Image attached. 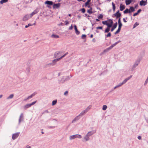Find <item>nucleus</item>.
<instances>
[{"mask_svg":"<svg viewBox=\"0 0 148 148\" xmlns=\"http://www.w3.org/2000/svg\"><path fill=\"white\" fill-rule=\"evenodd\" d=\"M23 120V113H21L20 116L19 120L18 123L19 125H20L21 122V121Z\"/></svg>","mask_w":148,"mask_h":148,"instance_id":"obj_10","label":"nucleus"},{"mask_svg":"<svg viewBox=\"0 0 148 148\" xmlns=\"http://www.w3.org/2000/svg\"><path fill=\"white\" fill-rule=\"evenodd\" d=\"M76 138H82V136L80 135L77 134L71 136L70 137V140Z\"/></svg>","mask_w":148,"mask_h":148,"instance_id":"obj_4","label":"nucleus"},{"mask_svg":"<svg viewBox=\"0 0 148 148\" xmlns=\"http://www.w3.org/2000/svg\"><path fill=\"white\" fill-rule=\"evenodd\" d=\"M20 134L19 132H18L12 134V138L13 140L16 139L18 136Z\"/></svg>","mask_w":148,"mask_h":148,"instance_id":"obj_8","label":"nucleus"},{"mask_svg":"<svg viewBox=\"0 0 148 148\" xmlns=\"http://www.w3.org/2000/svg\"><path fill=\"white\" fill-rule=\"evenodd\" d=\"M8 1V0H1L0 1V4H3V3H6Z\"/></svg>","mask_w":148,"mask_h":148,"instance_id":"obj_26","label":"nucleus"},{"mask_svg":"<svg viewBox=\"0 0 148 148\" xmlns=\"http://www.w3.org/2000/svg\"><path fill=\"white\" fill-rule=\"evenodd\" d=\"M54 65H55L54 64V63L52 62V63L46 64L45 66V67H47L49 66H53Z\"/></svg>","mask_w":148,"mask_h":148,"instance_id":"obj_20","label":"nucleus"},{"mask_svg":"<svg viewBox=\"0 0 148 148\" xmlns=\"http://www.w3.org/2000/svg\"><path fill=\"white\" fill-rule=\"evenodd\" d=\"M108 33V34L107 35H105L106 38L110 37L111 36V33L110 32Z\"/></svg>","mask_w":148,"mask_h":148,"instance_id":"obj_38","label":"nucleus"},{"mask_svg":"<svg viewBox=\"0 0 148 148\" xmlns=\"http://www.w3.org/2000/svg\"><path fill=\"white\" fill-rule=\"evenodd\" d=\"M61 3H55L53 2V9H58L59 8L61 5Z\"/></svg>","mask_w":148,"mask_h":148,"instance_id":"obj_5","label":"nucleus"},{"mask_svg":"<svg viewBox=\"0 0 148 148\" xmlns=\"http://www.w3.org/2000/svg\"><path fill=\"white\" fill-rule=\"evenodd\" d=\"M73 29V24H72L71 26H70L69 28V30H72Z\"/></svg>","mask_w":148,"mask_h":148,"instance_id":"obj_62","label":"nucleus"},{"mask_svg":"<svg viewBox=\"0 0 148 148\" xmlns=\"http://www.w3.org/2000/svg\"><path fill=\"white\" fill-rule=\"evenodd\" d=\"M135 11V8L132 6H130L129 9L126 8L123 12L124 14L129 13V15H131V14Z\"/></svg>","mask_w":148,"mask_h":148,"instance_id":"obj_1","label":"nucleus"},{"mask_svg":"<svg viewBox=\"0 0 148 148\" xmlns=\"http://www.w3.org/2000/svg\"><path fill=\"white\" fill-rule=\"evenodd\" d=\"M122 85L121 83L119 84L118 85L115 86L114 88V89H115L116 88L119 87Z\"/></svg>","mask_w":148,"mask_h":148,"instance_id":"obj_34","label":"nucleus"},{"mask_svg":"<svg viewBox=\"0 0 148 148\" xmlns=\"http://www.w3.org/2000/svg\"><path fill=\"white\" fill-rule=\"evenodd\" d=\"M91 0H87V1L85 3H86V4H87V3H90L91 2Z\"/></svg>","mask_w":148,"mask_h":148,"instance_id":"obj_59","label":"nucleus"},{"mask_svg":"<svg viewBox=\"0 0 148 148\" xmlns=\"http://www.w3.org/2000/svg\"><path fill=\"white\" fill-rule=\"evenodd\" d=\"M132 77V75H131L129 77H128L126 78V79H127V81L129 80L130 79H131Z\"/></svg>","mask_w":148,"mask_h":148,"instance_id":"obj_57","label":"nucleus"},{"mask_svg":"<svg viewBox=\"0 0 148 148\" xmlns=\"http://www.w3.org/2000/svg\"><path fill=\"white\" fill-rule=\"evenodd\" d=\"M125 3L126 5H130L131 3V1L130 0H125Z\"/></svg>","mask_w":148,"mask_h":148,"instance_id":"obj_24","label":"nucleus"},{"mask_svg":"<svg viewBox=\"0 0 148 148\" xmlns=\"http://www.w3.org/2000/svg\"><path fill=\"white\" fill-rule=\"evenodd\" d=\"M90 108V107L88 106L85 110H84V111L86 113H87L89 110Z\"/></svg>","mask_w":148,"mask_h":148,"instance_id":"obj_46","label":"nucleus"},{"mask_svg":"<svg viewBox=\"0 0 148 148\" xmlns=\"http://www.w3.org/2000/svg\"><path fill=\"white\" fill-rule=\"evenodd\" d=\"M110 30V28H108V27H107L105 30L104 32L105 33H107L109 32Z\"/></svg>","mask_w":148,"mask_h":148,"instance_id":"obj_32","label":"nucleus"},{"mask_svg":"<svg viewBox=\"0 0 148 148\" xmlns=\"http://www.w3.org/2000/svg\"><path fill=\"white\" fill-rule=\"evenodd\" d=\"M74 29H75V31L77 29V26L75 24L74 25Z\"/></svg>","mask_w":148,"mask_h":148,"instance_id":"obj_64","label":"nucleus"},{"mask_svg":"<svg viewBox=\"0 0 148 148\" xmlns=\"http://www.w3.org/2000/svg\"><path fill=\"white\" fill-rule=\"evenodd\" d=\"M81 116L78 115V116L76 117L72 121V123H73L76 121L79 120L81 118Z\"/></svg>","mask_w":148,"mask_h":148,"instance_id":"obj_17","label":"nucleus"},{"mask_svg":"<svg viewBox=\"0 0 148 148\" xmlns=\"http://www.w3.org/2000/svg\"><path fill=\"white\" fill-rule=\"evenodd\" d=\"M108 21L111 24H113V22L112 21V19H109L108 20Z\"/></svg>","mask_w":148,"mask_h":148,"instance_id":"obj_56","label":"nucleus"},{"mask_svg":"<svg viewBox=\"0 0 148 148\" xmlns=\"http://www.w3.org/2000/svg\"><path fill=\"white\" fill-rule=\"evenodd\" d=\"M121 15H121V13L117 14L116 19H118V18H121Z\"/></svg>","mask_w":148,"mask_h":148,"instance_id":"obj_44","label":"nucleus"},{"mask_svg":"<svg viewBox=\"0 0 148 148\" xmlns=\"http://www.w3.org/2000/svg\"><path fill=\"white\" fill-rule=\"evenodd\" d=\"M117 24L118 23L117 22H116L114 24L113 26L110 29V31L111 32H113L114 30V29L117 26Z\"/></svg>","mask_w":148,"mask_h":148,"instance_id":"obj_13","label":"nucleus"},{"mask_svg":"<svg viewBox=\"0 0 148 148\" xmlns=\"http://www.w3.org/2000/svg\"><path fill=\"white\" fill-rule=\"evenodd\" d=\"M31 17H30V15L26 14L23 18V21H26L28 20Z\"/></svg>","mask_w":148,"mask_h":148,"instance_id":"obj_12","label":"nucleus"},{"mask_svg":"<svg viewBox=\"0 0 148 148\" xmlns=\"http://www.w3.org/2000/svg\"><path fill=\"white\" fill-rule=\"evenodd\" d=\"M62 57L61 56L60 58H57L56 59H55L56 60L57 62L58 61H59V60H60L62 59Z\"/></svg>","mask_w":148,"mask_h":148,"instance_id":"obj_47","label":"nucleus"},{"mask_svg":"<svg viewBox=\"0 0 148 148\" xmlns=\"http://www.w3.org/2000/svg\"><path fill=\"white\" fill-rule=\"evenodd\" d=\"M148 82V80L147 79H146V80L145 82L144 83V85H146L147 84V83Z\"/></svg>","mask_w":148,"mask_h":148,"instance_id":"obj_63","label":"nucleus"},{"mask_svg":"<svg viewBox=\"0 0 148 148\" xmlns=\"http://www.w3.org/2000/svg\"><path fill=\"white\" fill-rule=\"evenodd\" d=\"M37 101V100H36L33 102H32L31 103H30V104L31 105V106L35 104Z\"/></svg>","mask_w":148,"mask_h":148,"instance_id":"obj_52","label":"nucleus"},{"mask_svg":"<svg viewBox=\"0 0 148 148\" xmlns=\"http://www.w3.org/2000/svg\"><path fill=\"white\" fill-rule=\"evenodd\" d=\"M68 54V52H66V53H65L64 55H63V56H62L61 57H62V58H63L67 54Z\"/></svg>","mask_w":148,"mask_h":148,"instance_id":"obj_58","label":"nucleus"},{"mask_svg":"<svg viewBox=\"0 0 148 148\" xmlns=\"http://www.w3.org/2000/svg\"><path fill=\"white\" fill-rule=\"evenodd\" d=\"M142 11V10L141 9H138L137 12L133 14V16H135L138 15Z\"/></svg>","mask_w":148,"mask_h":148,"instance_id":"obj_15","label":"nucleus"},{"mask_svg":"<svg viewBox=\"0 0 148 148\" xmlns=\"http://www.w3.org/2000/svg\"><path fill=\"white\" fill-rule=\"evenodd\" d=\"M118 18V23L119 24V23H122L121 22V18Z\"/></svg>","mask_w":148,"mask_h":148,"instance_id":"obj_55","label":"nucleus"},{"mask_svg":"<svg viewBox=\"0 0 148 148\" xmlns=\"http://www.w3.org/2000/svg\"><path fill=\"white\" fill-rule=\"evenodd\" d=\"M83 16H84L88 17H92L91 16H90L89 15H88L87 14H84V15H83Z\"/></svg>","mask_w":148,"mask_h":148,"instance_id":"obj_53","label":"nucleus"},{"mask_svg":"<svg viewBox=\"0 0 148 148\" xmlns=\"http://www.w3.org/2000/svg\"><path fill=\"white\" fill-rule=\"evenodd\" d=\"M111 50L110 48L109 47L106 48L104 50V52H106V53L108 52L109 51Z\"/></svg>","mask_w":148,"mask_h":148,"instance_id":"obj_45","label":"nucleus"},{"mask_svg":"<svg viewBox=\"0 0 148 148\" xmlns=\"http://www.w3.org/2000/svg\"><path fill=\"white\" fill-rule=\"evenodd\" d=\"M92 7L90 8L89 9L87 10V12L90 14H93L94 13V12L92 11Z\"/></svg>","mask_w":148,"mask_h":148,"instance_id":"obj_18","label":"nucleus"},{"mask_svg":"<svg viewBox=\"0 0 148 148\" xmlns=\"http://www.w3.org/2000/svg\"><path fill=\"white\" fill-rule=\"evenodd\" d=\"M37 94V92H34V93H32V94H31L30 96H28L27 98L26 99H24V101H26L28 99H30L31 98H32L36 94Z\"/></svg>","mask_w":148,"mask_h":148,"instance_id":"obj_7","label":"nucleus"},{"mask_svg":"<svg viewBox=\"0 0 148 148\" xmlns=\"http://www.w3.org/2000/svg\"><path fill=\"white\" fill-rule=\"evenodd\" d=\"M51 37L52 38H59V36L54 34H53L51 35Z\"/></svg>","mask_w":148,"mask_h":148,"instance_id":"obj_22","label":"nucleus"},{"mask_svg":"<svg viewBox=\"0 0 148 148\" xmlns=\"http://www.w3.org/2000/svg\"><path fill=\"white\" fill-rule=\"evenodd\" d=\"M107 108V106L106 105H104L103 106L102 109L103 110H106Z\"/></svg>","mask_w":148,"mask_h":148,"instance_id":"obj_37","label":"nucleus"},{"mask_svg":"<svg viewBox=\"0 0 148 148\" xmlns=\"http://www.w3.org/2000/svg\"><path fill=\"white\" fill-rule=\"evenodd\" d=\"M68 93V91L67 90L65 91L64 93V95H67Z\"/></svg>","mask_w":148,"mask_h":148,"instance_id":"obj_61","label":"nucleus"},{"mask_svg":"<svg viewBox=\"0 0 148 148\" xmlns=\"http://www.w3.org/2000/svg\"><path fill=\"white\" fill-rule=\"evenodd\" d=\"M32 26V24H31V23H29L28 25H26L25 26V28H28V27H29V26Z\"/></svg>","mask_w":148,"mask_h":148,"instance_id":"obj_49","label":"nucleus"},{"mask_svg":"<svg viewBox=\"0 0 148 148\" xmlns=\"http://www.w3.org/2000/svg\"><path fill=\"white\" fill-rule=\"evenodd\" d=\"M31 62V60H29L28 61V62L27 63V67L26 68L27 71H28V72H29L30 70V67L31 66L30 65V63Z\"/></svg>","mask_w":148,"mask_h":148,"instance_id":"obj_9","label":"nucleus"},{"mask_svg":"<svg viewBox=\"0 0 148 148\" xmlns=\"http://www.w3.org/2000/svg\"><path fill=\"white\" fill-rule=\"evenodd\" d=\"M39 12L38 9L37 8L33 12H32L30 14V17H32L34 15L37 14Z\"/></svg>","mask_w":148,"mask_h":148,"instance_id":"obj_11","label":"nucleus"},{"mask_svg":"<svg viewBox=\"0 0 148 148\" xmlns=\"http://www.w3.org/2000/svg\"><path fill=\"white\" fill-rule=\"evenodd\" d=\"M44 4L47 5L46 7L49 8H51V6H53V2L51 1L47 0L44 2Z\"/></svg>","mask_w":148,"mask_h":148,"instance_id":"obj_2","label":"nucleus"},{"mask_svg":"<svg viewBox=\"0 0 148 148\" xmlns=\"http://www.w3.org/2000/svg\"><path fill=\"white\" fill-rule=\"evenodd\" d=\"M103 17V15L102 14H100L98 16L97 18L99 19H102Z\"/></svg>","mask_w":148,"mask_h":148,"instance_id":"obj_31","label":"nucleus"},{"mask_svg":"<svg viewBox=\"0 0 148 148\" xmlns=\"http://www.w3.org/2000/svg\"><path fill=\"white\" fill-rule=\"evenodd\" d=\"M138 4L137 3L134 5V8H135V9H137L138 7Z\"/></svg>","mask_w":148,"mask_h":148,"instance_id":"obj_60","label":"nucleus"},{"mask_svg":"<svg viewBox=\"0 0 148 148\" xmlns=\"http://www.w3.org/2000/svg\"><path fill=\"white\" fill-rule=\"evenodd\" d=\"M82 7H88V8H91L90 7V3H87V4H86V3H84V4H83L82 5Z\"/></svg>","mask_w":148,"mask_h":148,"instance_id":"obj_21","label":"nucleus"},{"mask_svg":"<svg viewBox=\"0 0 148 148\" xmlns=\"http://www.w3.org/2000/svg\"><path fill=\"white\" fill-rule=\"evenodd\" d=\"M14 96V95L13 94H11L7 98V99H12L13 97Z\"/></svg>","mask_w":148,"mask_h":148,"instance_id":"obj_41","label":"nucleus"},{"mask_svg":"<svg viewBox=\"0 0 148 148\" xmlns=\"http://www.w3.org/2000/svg\"><path fill=\"white\" fill-rule=\"evenodd\" d=\"M118 24V29H119L121 30V28L122 27L123 25V24L122 23H119Z\"/></svg>","mask_w":148,"mask_h":148,"instance_id":"obj_39","label":"nucleus"},{"mask_svg":"<svg viewBox=\"0 0 148 148\" xmlns=\"http://www.w3.org/2000/svg\"><path fill=\"white\" fill-rule=\"evenodd\" d=\"M141 59L140 58H138L135 61L134 64L133 65L132 69V71H133L138 66L140 63Z\"/></svg>","mask_w":148,"mask_h":148,"instance_id":"obj_3","label":"nucleus"},{"mask_svg":"<svg viewBox=\"0 0 148 148\" xmlns=\"http://www.w3.org/2000/svg\"><path fill=\"white\" fill-rule=\"evenodd\" d=\"M112 9H113V11L114 12L115 10V9H116V6L115 5V4L113 2H112Z\"/></svg>","mask_w":148,"mask_h":148,"instance_id":"obj_27","label":"nucleus"},{"mask_svg":"<svg viewBox=\"0 0 148 148\" xmlns=\"http://www.w3.org/2000/svg\"><path fill=\"white\" fill-rule=\"evenodd\" d=\"M120 10L121 11H123L125 8V6L124 5H123L122 3L120 4Z\"/></svg>","mask_w":148,"mask_h":148,"instance_id":"obj_14","label":"nucleus"},{"mask_svg":"<svg viewBox=\"0 0 148 148\" xmlns=\"http://www.w3.org/2000/svg\"><path fill=\"white\" fill-rule=\"evenodd\" d=\"M96 29H101V30H102L103 29V27H102V26H98V27H96Z\"/></svg>","mask_w":148,"mask_h":148,"instance_id":"obj_51","label":"nucleus"},{"mask_svg":"<svg viewBox=\"0 0 148 148\" xmlns=\"http://www.w3.org/2000/svg\"><path fill=\"white\" fill-rule=\"evenodd\" d=\"M86 112L84 110L82 111L79 115L81 117L83 115L85 114Z\"/></svg>","mask_w":148,"mask_h":148,"instance_id":"obj_29","label":"nucleus"},{"mask_svg":"<svg viewBox=\"0 0 148 148\" xmlns=\"http://www.w3.org/2000/svg\"><path fill=\"white\" fill-rule=\"evenodd\" d=\"M139 25V23L137 22H136L133 25V28H134Z\"/></svg>","mask_w":148,"mask_h":148,"instance_id":"obj_36","label":"nucleus"},{"mask_svg":"<svg viewBox=\"0 0 148 148\" xmlns=\"http://www.w3.org/2000/svg\"><path fill=\"white\" fill-rule=\"evenodd\" d=\"M59 54L58 52L56 51L55 53L53 55V58H57V56Z\"/></svg>","mask_w":148,"mask_h":148,"instance_id":"obj_30","label":"nucleus"},{"mask_svg":"<svg viewBox=\"0 0 148 148\" xmlns=\"http://www.w3.org/2000/svg\"><path fill=\"white\" fill-rule=\"evenodd\" d=\"M57 103V100L55 99L52 102V105L54 106Z\"/></svg>","mask_w":148,"mask_h":148,"instance_id":"obj_35","label":"nucleus"},{"mask_svg":"<svg viewBox=\"0 0 148 148\" xmlns=\"http://www.w3.org/2000/svg\"><path fill=\"white\" fill-rule=\"evenodd\" d=\"M96 132V130H93L92 131H89L87 133V134L90 136L95 133Z\"/></svg>","mask_w":148,"mask_h":148,"instance_id":"obj_16","label":"nucleus"},{"mask_svg":"<svg viewBox=\"0 0 148 148\" xmlns=\"http://www.w3.org/2000/svg\"><path fill=\"white\" fill-rule=\"evenodd\" d=\"M112 24H111V23L110 24H109V23H108V24L107 25V27H108V28H110L112 27Z\"/></svg>","mask_w":148,"mask_h":148,"instance_id":"obj_50","label":"nucleus"},{"mask_svg":"<svg viewBox=\"0 0 148 148\" xmlns=\"http://www.w3.org/2000/svg\"><path fill=\"white\" fill-rule=\"evenodd\" d=\"M79 11H81L83 13H84L86 12V9L84 8H81L79 10Z\"/></svg>","mask_w":148,"mask_h":148,"instance_id":"obj_28","label":"nucleus"},{"mask_svg":"<svg viewBox=\"0 0 148 148\" xmlns=\"http://www.w3.org/2000/svg\"><path fill=\"white\" fill-rule=\"evenodd\" d=\"M147 0H141L139 2V5L141 6H145L147 4Z\"/></svg>","mask_w":148,"mask_h":148,"instance_id":"obj_6","label":"nucleus"},{"mask_svg":"<svg viewBox=\"0 0 148 148\" xmlns=\"http://www.w3.org/2000/svg\"><path fill=\"white\" fill-rule=\"evenodd\" d=\"M120 31L121 30L119 29H118L117 30L114 32V34H118L119 33Z\"/></svg>","mask_w":148,"mask_h":148,"instance_id":"obj_43","label":"nucleus"},{"mask_svg":"<svg viewBox=\"0 0 148 148\" xmlns=\"http://www.w3.org/2000/svg\"><path fill=\"white\" fill-rule=\"evenodd\" d=\"M95 6L97 8V9L99 10L100 11H101V9L100 8L98 7V5L95 4Z\"/></svg>","mask_w":148,"mask_h":148,"instance_id":"obj_42","label":"nucleus"},{"mask_svg":"<svg viewBox=\"0 0 148 148\" xmlns=\"http://www.w3.org/2000/svg\"><path fill=\"white\" fill-rule=\"evenodd\" d=\"M64 22L65 23V25H67L69 23V22L67 20L65 21Z\"/></svg>","mask_w":148,"mask_h":148,"instance_id":"obj_54","label":"nucleus"},{"mask_svg":"<svg viewBox=\"0 0 148 148\" xmlns=\"http://www.w3.org/2000/svg\"><path fill=\"white\" fill-rule=\"evenodd\" d=\"M108 20L105 21H102V23L103 25H106L107 26L108 23Z\"/></svg>","mask_w":148,"mask_h":148,"instance_id":"obj_33","label":"nucleus"},{"mask_svg":"<svg viewBox=\"0 0 148 148\" xmlns=\"http://www.w3.org/2000/svg\"><path fill=\"white\" fill-rule=\"evenodd\" d=\"M75 34L77 35H79L80 34V32L78 30V29L77 30H75Z\"/></svg>","mask_w":148,"mask_h":148,"instance_id":"obj_48","label":"nucleus"},{"mask_svg":"<svg viewBox=\"0 0 148 148\" xmlns=\"http://www.w3.org/2000/svg\"><path fill=\"white\" fill-rule=\"evenodd\" d=\"M31 105L30 103L27 104L24 106V108L25 109H27L30 107L31 106Z\"/></svg>","mask_w":148,"mask_h":148,"instance_id":"obj_19","label":"nucleus"},{"mask_svg":"<svg viewBox=\"0 0 148 148\" xmlns=\"http://www.w3.org/2000/svg\"><path fill=\"white\" fill-rule=\"evenodd\" d=\"M86 34H82L81 36V38L83 39H86Z\"/></svg>","mask_w":148,"mask_h":148,"instance_id":"obj_40","label":"nucleus"},{"mask_svg":"<svg viewBox=\"0 0 148 148\" xmlns=\"http://www.w3.org/2000/svg\"><path fill=\"white\" fill-rule=\"evenodd\" d=\"M70 76H66V78L65 79L64 81H67L69 80L70 79V78L72 77V76L70 75Z\"/></svg>","mask_w":148,"mask_h":148,"instance_id":"obj_25","label":"nucleus"},{"mask_svg":"<svg viewBox=\"0 0 148 148\" xmlns=\"http://www.w3.org/2000/svg\"><path fill=\"white\" fill-rule=\"evenodd\" d=\"M89 136L86 134V136L84 137V138L86 141H88L90 139Z\"/></svg>","mask_w":148,"mask_h":148,"instance_id":"obj_23","label":"nucleus"}]
</instances>
